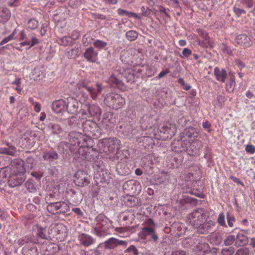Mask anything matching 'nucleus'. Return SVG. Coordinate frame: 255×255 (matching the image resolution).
Returning <instances> with one entry per match:
<instances>
[{
    "label": "nucleus",
    "mask_w": 255,
    "mask_h": 255,
    "mask_svg": "<svg viewBox=\"0 0 255 255\" xmlns=\"http://www.w3.org/2000/svg\"><path fill=\"white\" fill-rule=\"evenodd\" d=\"M104 104L108 107L118 110L124 107L126 100L120 94L116 92H110L104 97Z\"/></svg>",
    "instance_id": "1"
},
{
    "label": "nucleus",
    "mask_w": 255,
    "mask_h": 255,
    "mask_svg": "<svg viewBox=\"0 0 255 255\" xmlns=\"http://www.w3.org/2000/svg\"><path fill=\"white\" fill-rule=\"evenodd\" d=\"M96 227L94 228V233L99 237H102L107 234L109 229L112 227V223L105 215L99 214L96 218Z\"/></svg>",
    "instance_id": "2"
},
{
    "label": "nucleus",
    "mask_w": 255,
    "mask_h": 255,
    "mask_svg": "<svg viewBox=\"0 0 255 255\" xmlns=\"http://www.w3.org/2000/svg\"><path fill=\"white\" fill-rule=\"evenodd\" d=\"M47 210L52 215H63L70 211V203L68 201L50 203L47 205Z\"/></svg>",
    "instance_id": "3"
},
{
    "label": "nucleus",
    "mask_w": 255,
    "mask_h": 255,
    "mask_svg": "<svg viewBox=\"0 0 255 255\" xmlns=\"http://www.w3.org/2000/svg\"><path fill=\"white\" fill-rule=\"evenodd\" d=\"M75 152L79 155L78 157L88 161L94 159V157L98 155L97 151L89 146L88 142H86L85 144H80L77 149H75Z\"/></svg>",
    "instance_id": "4"
},
{
    "label": "nucleus",
    "mask_w": 255,
    "mask_h": 255,
    "mask_svg": "<svg viewBox=\"0 0 255 255\" xmlns=\"http://www.w3.org/2000/svg\"><path fill=\"white\" fill-rule=\"evenodd\" d=\"M84 132L86 136L97 138L101 135V129L98 125L92 120H87L82 125Z\"/></svg>",
    "instance_id": "5"
},
{
    "label": "nucleus",
    "mask_w": 255,
    "mask_h": 255,
    "mask_svg": "<svg viewBox=\"0 0 255 255\" xmlns=\"http://www.w3.org/2000/svg\"><path fill=\"white\" fill-rule=\"evenodd\" d=\"M102 146L107 148L110 153H116L121 148V140L115 137L104 138L101 140Z\"/></svg>",
    "instance_id": "6"
},
{
    "label": "nucleus",
    "mask_w": 255,
    "mask_h": 255,
    "mask_svg": "<svg viewBox=\"0 0 255 255\" xmlns=\"http://www.w3.org/2000/svg\"><path fill=\"white\" fill-rule=\"evenodd\" d=\"M97 87L96 91H94V88L89 85V83L83 81L77 84L76 87L78 90H84V89L87 90L91 95V97L93 100H96L99 95L101 93L102 91V85L99 83L96 85Z\"/></svg>",
    "instance_id": "7"
},
{
    "label": "nucleus",
    "mask_w": 255,
    "mask_h": 255,
    "mask_svg": "<svg viewBox=\"0 0 255 255\" xmlns=\"http://www.w3.org/2000/svg\"><path fill=\"white\" fill-rule=\"evenodd\" d=\"M90 140L87 136L79 132H71L69 135V141L75 150L77 149L80 144H85L86 142H90Z\"/></svg>",
    "instance_id": "8"
},
{
    "label": "nucleus",
    "mask_w": 255,
    "mask_h": 255,
    "mask_svg": "<svg viewBox=\"0 0 255 255\" xmlns=\"http://www.w3.org/2000/svg\"><path fill=\"white\" fill-rule=\"evenodd\" d=\"M206 217L203 210L199 209L190 213L188 216V220L190 224L197 228L199 225L205 221Z\"/></svg>",
    "instance_id": "9"
},
{
    "label": "nucleus",
    "mask_w": 255,
    "mask_h": 255,
    "mask_svg": "<svg viewBox=\"0 0 255 255\" xmlns=\"http://www.w3.org/2000/svg\"><path fill=\"white\" fill-rule=\"evenodd\" d=\"M11 172V173H9L6 177H8V184L11 187L20 185L25 180V172Z\"/></svg>",
    "instance_id": "10"
},
{
    "label": "nucleus",
    "mask_w": 255,
    "mask_h": 255,
    "mask_svg": "<svg viewBox=\"0 0 255 255\" xmlns=\"http://www.w3.org/2000/svg\"><path fill=\"white\" fill-rule=\"evenodd\" d=\"M24 161L20 159H15L11 163L10 167H6L3 170V177L6 178L10 171L25 172Z\"/></svg>",
    "instance_id": "11"
},
{
    "label": "nucleus",
    "mask_w": 255,
    "mask_h": 255,
    "mask_svg": "<svg viewBox=\"0 0 255 255\" xmlns=\"http://www.w3.org/2000/svg\"><path fill=\"white\" fill-rule=\"evenodd\" d=\"M74 181L77 186L84 187L90 183V176L83 170L78 171L74 175Z\"/></svg>",
    "instance_id": "12"
},
{
    "label": "nucleus",
    "mask_w": 255,
    "mask_h": 255,
    "mask_svg": "<svg viewBox=\"0 0 255 255\" xmlns=\"http://www.w3.org/2000/svg\"><path fill=\"white\" fill-rule=\"evenodd\" d=\"M216 223L212 220L205 217V221L197 228V232L200 234H207L214 231Z\"/></svg>",
    "instance_id": "13"
},
{
    "label": "nucleus",
    "mask_w": 255,
    "mask_h": 255,
    "mask_svg": "<svg viewBox=\"0 0 255 255\" xmlns=\"http://www.w3.org/2000/svg\"><path fill=\"white\" fill-rule=\"evenodd\" d=\"M120 72L122 75L126 79L127 82L130 83L135 82V77H137L139 74V70L135 71V68H128L125 69L123 68H121Z\"/></svg>",
    "instance_id": "14"
},
{
    "label": "nucleus",
    "mask_w": 255,
    "mask_h": 255,
    "mask_svg": "<svg viewBox=\"0 0 255 255\" xmlns=\"http://www.w3.org/2000/svg\"><path fill=\"white\" fill-rule=\"evenodd\" d=\"M175 127L173 126H163L159 129L160 138L163 140L170 138L175 134Z\"/></svg>",
    "instance_id": "15"
},
{
    "label": "nucleus",
    "mask_w": 255,
    "mask_h": 255,
    "mask_svg": "<svg viewBox=\"0 0 255 255\" xmlns=\"http://www.w3.org/2000/svg\"><path fill=\"white\" fill-rule=\"evenodd\" d=\"M149 236H151L152 240L154 242H157L158 237L156 233L155 229L142 228L141 231L138 234V237L141 240H146L147 237Z\"/></svg>",
    "instance_id": "16"
},
{
    "label": "nucleus",
    "mask_w": 255,
    "mask_h": 255,
    "mask_svg": "<svg viewBox=\"0 0 255 255\" xmlns=\"http://www.w3.org/2000/svg\"><path fill=\"white\" fill-rule=\"evenodd\" d=\"M53 232L55 233L57 239L62 241L67 237V229L62 223H57L53 227Z\"/></svg>",
    "instance_id": "17"
},
{
    "label": "nucleus",
    "mask_w": 255,
    "mask_h": 255,
    "mask_svg": "<svg viewBox=\"0 0 255 255\" xmlns=\"http://www.w3.org/2000/svg\"><path fill=\"white\" fill-rule=\"evenodd\" d=\"M66 101V109L69 114H74L78 111L79 104L77 99L72 97H69Z\"/></svg>",
    "instance_id": "18"
},
{
    "label": "nucleus",
    "mask_w": 255,
    "mask_h": 255,
    "mask_svg": "<svg viewBox=\"0 0 255 255\" xmlns=\"http://www.w3.org/2000/svg\"><path fill=\"white\" fill-rule=\"evenodd\" d=\"M83 56L87 61L96 63L98 60V52L93 47H90L85 49Z\"/></svg>",
    "instance_id": "19"
},
{
    "label": "nucleus",
    "mask_w": 255,
    "mask_h": 255,
    "mask_svg": "<svg viewBox=\"0 0 255 255\" xmlns=\"http://www.w3.org/2000/svg\"><path fill=\"white\" fill-rule=\"evenodd\" d=\"M116 119L114 116V113L107 112L103 115L102 123L106 126L112 128L116 124Z\"/></svg>",
    "instance_id": "20"
},
{
    "label": "nucleus",
    "mask_w": 255,
    "mask_h": 255,
    "mask_svg": "<svg viewBox=\"0 0 255 255\" xmlns=\"http://www.w3.org/2000/svg\"><path fill=\"white\" fill-rule=\"evenodd\" d=\"M52 110L56 114H60L66 109V101L63 99L55 101L52 104Z\"/></svg>",
    "instance_id": "21"
},
{
    "label": "nucleus",
    "mask_w": 255,
    "mask_h": 255,
    "mask_svg": "<svg viewBox=\"0 0 255 255\" xmlns=\"http://www.w3.org/2000/svg\"><path fill=\"white\" fill-rule=\"evenodd\" d=\"M64 121V119H60L56 122H52L49 124V128L52 131L53 134H58L63 132V128L61 124Z\"/></svg>",
    "instance_id": "22"
},
{
    "label": "nucleus",
    "mask_w": 255,
    "mask_h": 255,
    "mask_svg": "<svg viewBox=\"0 0 255 255\" xmlns=\"http://www.w3.org/2000/svg\"><path fill=\"white\" fill-rule=\"evenodd\" d=\"M88 111L89 114L91 117L99 118L102 114V111L100 107L97 105H90L86 104V106Z\"/></svg>",
    "instance_id": "23"
},
{
    "label": "nucleus",
    "mask_w": 255,
    "mask_h": 255,
    "mask_svg": "<svg viewBox=\"0 0 255 255\" xmlns=\"http://www.w3.org/2000/svg\"><path fill=\"white\" fill-rule=\"evenodd\" d=\"M236 43L245 48H248L250 47L252 42L250 38L246 34H240L237 36L235 39Z\"/></svg>",
    "instance_id": "24"
},
{
    "label": "nucleus",
    "mask_w": 255,
    "mask_h": 255,
    "mask_svg": "<svg viewBox=\"0 0 255 255\" xmlns=\"http://www.w3.org/2000/svg\"><path fill=\"white\" fill-rule=\"evenodd\" d=\"M137 185H139V183L137 181L134 180H129L124 184L123 189L125 192L127 191L129 193H135Z\"/></svg>",
    "instance_id": "25"
},
{
    "label": "nucleus",
    "mask_w": 255,
    "mask_h": 255,
    "mask_svg": "<svg viewBox=\"0 0 255 255\" xmlns=\"http://www.w3.org/2000/svg\"><path fill=\"white\" fill-rule=\"evenodd\" d=\"M109 175L107 172L103 169L99 168L96 172L94 178L97 180V182L104 183L108 180Z\"/></svg>",
    "instance_id": "26"
},
{
    "label": "nucleus",
    "mask_w": 255,
    "mask_h": 255,
    "mask_svg": "<svg viewBox=\"0 0 255 255\" xmlns=\"http://www.w3.org/2000/svg\"><path fill=\"white\" fill-rule=\"evenodd\" d=\"M214 73L217 81L225 83L227 77V71L224 69H220L216 67L214 68Z\"/></svg>",
    "instance_id": "27"
},
{
    "label": "nucleus",
    "mask_w": 255,
    "mask_h": 255,
    "mask_svg": "<svg viewBox=\"0 0 255 255\" xmlns=\"http://www.w3.org/2000/svg\"><path fill=\"white\" fill-rule=\"evenodd\" d=\"M79 238L80 244L85 247H89L94 243L93 238L86 234H81Z\"/></svg>",
    "instance_id": "28"
},
{
    "label": "nucleus",
    "mask_w": 255,
    "mask_h": 255,
    "mask_svg": "<svg viewBox=\"0 0 255 255\" xmlns=\"http://www.w3.org/2000/svg\"><path fill=\"white\" fill-rule=\"evenodd\" d=\"M58 153L54 150L44 151L42 154V157L44 160L48 162L53 161L58 158Z\"/></svg>",
    "instance_id": "29"
},
{
    "label": "nucleus",
    "mask_w": 255,
    "mask_h": 255,
    "mask_svg": "<svg viewBox=\"0 0 255 255\" xmlns=\"http://www.w3.org/2000/svg\"><path fill=\"white\" fill-rule=\"evenodd\" d=\"M249 242V238L242 233H239L236 238L235 245L236 246H242L246 245Z\"/></svg>",
    "instance_id": "30"
},
{
    "label": "nucleus",
    "mask_w": 255,
    "mask_h": 255,
    "mask_svg": "<svg viewBox=\"0 0 255 255\" xmlns=\"http://www.w3.org/2000/svg\"><path fill=\"white\" fill-rule=\"evenodd\" d=\"M184 134L186 137L191 140L192 138L194 139L197 137L199 135V132L195 128L192 127L186 129Z\"/></svg>",
    "instance_id": "31"
},
{
    "label": "nucleus",
    "mask_w": 255,
    "mask_h": 255,
    "mask_svg": "<svg viewBox=\"0 0 255 255\" xmlns=\"http://www.w3.org/2000/svg\"><path fill=\"white\" fill-rule=\"evenodd\" d=\"M10 17V12L6 8L0 9V22L5 23Z\"/></svg>",
    "instance_id": "32"
},
{
    "label": "nucleus",
    "mask_w": 255,
    "mask_h": 255,
    "mask_svg": "<svg viewBox=\"0 0 255 255\" xmlns=\"http://www.w3.org/2000/svg\"><path fill=\"white\" fill-rule=\"evenodd\" d=\"M108 82L112 86H115L118 88L124 86L122 81L118 79L114 74L110 77Z\"/></svg>",
    "instance_id": "33"
},
{
    "label": "nucleus",
    "mask_w": 255,
    "mask_h": 255,
    "mask_svg": "<svg viewBox=\"0 0 255 255\" xmlns=\"http://www.w3.org/2000/svg\"><path fill=\"white\" fill-rule=\"evenodd\" d=\"M34 230L35 231L36 235L38 237L42 239H47L46 229L45 228L39 227L36 225Z\"/></svg>",
    "instance_id": "34"
},
{
    "label": "nucleus",
    "mask_w": 255,
    "mask_h": 255,
    "mask_svg": "<svg viewBox=\"0 0 255 255\" xmlns=\"http://www.w3.org/2000/svg\"><path fill=\"white\" fill-rule=\"evenodd\" d=\"M105 248L107 249H113L117 247V239L111 238L104 242Z\"/></svg>",
    "instance_id": "35"
},
{
    "label": "nucleus",
    "mask_w": 255,
    "mask_h": 255,
    "mask_svg": "<svg viewBox=\"0 0 255 255\" xmlns=\"http://www.w3.org/2000/svg\"><path fill=\"white\" fill-rule=\"evenodd\" d=\"M74 40V38L66 36L59 38L57 40V42L60 45L66 46L71 44Z\"/></svg>",
    "instance_id": "36"
},
{
    "label": "nucleus",
    "mask_w": 255,
    "mask_h": 255,
    "mask_svg": "<svg viewBox=\"0 0 255 255\" xmlns=\"http://www.w3.org/2000/svg\"><path fill=\"white\" fill-rule=\"evenodd\" d=\"M117 12L118 14L121 16H127L128 17H134L136 18H139V16L136 13L128 11L122 8H119L117 10Z\"/></svg>",
    "instance_id": "37"
},
{
    "label": "nucleus",
    "mask_w": 255,
    "mask_h": 255,
    "mask_svg": "<svg viewBox=\"0 0 255 255\" xmlns=\"http://www.w3.org/2000/svg\"><path fill=\"white\" fill-rule=\"evenodd\" d=\"M16 152L15 146H10V148L6 147L0 148V154H4L8 155L14 156Z\"/></svg>",
    "instance_id": "38"
},
{
    "label": "nucleus",
    "mask_w": 255,
    "mask_h": 255,
    "mask_svg": "<svg viewBox=\"0 0 255 255\" xmlns=\"http://www.w3.org/2000/svg\"><path fill=\"white\" fill-rule=\"evenodd\" d=\"M78 96L79 98V101L80 103L84 104H89L88 102L89 99V96L85 93L84 90H78Z\"/></svg>",
    "instance_id": "39"
},
{
    "label": "nucleus",
    "mask_w": 255,
    "mask_h": 255,
    "mask_svg": "<svg viewBox=\"0 0 255 255\" xmlns=\"http://www.w3.org/2000/svg\"><path fill=\"white\" fill-rule=\"evenodd\" d=\"M39 26V22L35 18L29 19L26 23V26L28 29H35Z\"/></svg>",
    "instance_id": "40"
},
{
    "label": "nucleus",
    "mask_w": 255,
    "mask_h": 255,
    "mask_svg": "<svg viewBox=\"0 0 255 255\" xmlns=\"http://www.w3.org/2000/svg\"><path fill=\"white\" fill-rule=\"evenodd\" d=\"M196 241L197 242V244L196 246V248L197 250L203 251L204 252L208 251L209 248L208 244L199 239H197Z\"/></svg>",
    "instance_id": "41"
},
{
    "label": "nucleus",
    "mask_w": 255,
    "mask_h": 255,
    "mask_svg": "<svg viewBox=\"0 0 255 255\" xmlns=\"http://www.w3.org/2000/svg\"><path fill=\"white\" fill-rule=\"evenodd\" d=\"M199 149V147H197L195 145L194 143H191L187 148L188 154L192 156H195L198 154Z\"/></svg>",
    "instance_id": "42"
},
{
    "label": "nucleus",
    "mask_w": 255,
    "mask_h": 255,
    "mask_svg": "<svg viewBox=\"0 0 255 255\" xmlns=\"http://www.w3.org/2000/svg\"><path fill=\"white\" fill-rule=\"evenodd\" d=\"M143 228L155 229V223L151 218H146L142 223Z\"/></svg>",
    "instance_id": "43"
},
{
    "label": "nucleus",
    "mask_w": 255,
    "mask_h": 255,
    "mask_svg": "<svg viewBox=\"0 0 255 255\" xmlns=\"http://www.w3.org/2000/svg\"><path fill=\"white\" fill-rule=\"evenodd\" d=\"M108 45V43L104 41L97 39L93 42L94 46L99 50L105 48Z\"/></svg>",
    "instance_id": "44"
},
{
    "label": "nucleus",
    "mask_w": 255,
    "mask_h": 255,
    "mask_svg": "<svg viewBox=\"0 0 255 255\" xmlns=\"http://www.w3.org/2000/svg\"><path fill=\"white\" fill-rule=\"evenodd\" d=\"M236 242V237L233 235H228L224 240V244L226 246H230Z\"/></svg>",
    "instance_id": "45"
},
{
    "label": "nucleus",
    "mask_w": 255,
    "mask_h": 255,
    "mask_svg": "<svg viewBox=\"0 0 255 255\" xmlns=\"http://www.w3.org/2000/svg\"><path fill=\"white\" fill-rule=\"evenodd\" d=\"M127 38L129 41H134L137 37V33L135 31L129 30L127 32L126 34Z\"/></svg>",
    "instance_id": "46"
},
{
    "label": "nucleus",
    "mask_w": 255,
    "mask_h": 255,
    "mask_svg": "<svg viewBox=\"0 0 255 255\" xmlns=\"http://www.w3.org/2000/svg\"><path fill=\"white\" fill-rule=\"evenodd\" d=\"M60 146L62 147L63 148H64L65 151H67L68 149L73 153L76 152L75 151V148L72 146V145H70V141L69 142H66V141H62L60 142Z\"/></svg>",
    "instance_id": "47"
},
{
    "label": "nucleus",
    "mask_w": 255,
    "mask_h": 255,
    "mask_svg": "<svg viewBox=\"0 0 255 255\" xmlns=\"http://www.w3.org/2000/svg\"><path fill=\"white\" fill-rule=\"evenodd\" d=\"M217 221L220 226L223 227H227L225 221V216L223 212H221L219 214Z\"/></svg>",
    "instance_id": "48"
},
{
    "label": "nucleus",
    "mask_w": 255,
    "mask_h": 255,
    "mask_svg": "<svg viewBox=\"0 0 255 255\" xmlns=\"http://www.w3.org/2000/svg\"><path fill=\"white\" fill-rule=\"evenodd\" d=\"M227 220L229 227L230 228L233 227L234 223L236 222L235 216L233 215L230 214V213L228 212L227 214Z\"/></svg>",
    "instance_id": "49"
},
{
    "label": "nucleus",
    "mask_w": 255,
    "mask_h": 255,
    "mask_svg": "<svg viewBox=\"0 0 255 255\" xmlns=\"http://www.w3.org/2000/svg\"><path fill=\"white\" fill-rule=\"evenodd\" d=\"M36 163V160L32 157H28L26 159V165L29 169L33 168Z\"/></svg>",
    "instance_id": "50"
},
{
    "label": "nucleus",
    "mask_w": 255,
    "mask_h": 255,
    "mask_svg": "<svg viewBox=\"0 0 255 255\" xmlns=\"http://www.w3.org/2000/svg\"><path fill=\"white\" fill-rule=\"evenodd\" d=\"M235 252V248L233 247L225 248L222 250V255H233Z\"/></svg>",
    "instance_id": "51"
},
{
    "label": "nucleus",
    "mask_w": 255,
    "mask_h": 255,
    "mask_svg": "<svg viewBox=\"0 0 255 255\" xmlns=\"http://www.w3.org/2000/svg\"><path fill=\"white\" fill-rule=\"evenodd\" d=\"M233 11L236 14V15L239 17L241 16L242 14H246V11L244 10L243 8H241L236 5L234 6L233 7Z\"/></svg>",
    "instance_id": "52"
},
{
    "label": "nucleus",
    "mask_w": 255,
    "mask_h": 255,
    "mask_svg": "<svg viewBox=\"0 0 255 255\" xmlns=\"http://www.w3.org/2000/svg\"><path fill=\"white\" fill-rule=\"evenodd\" d=\"M16 33V29H15L13 32L12 33V34H11L10 35H9V36L5 37L4 38H3L2 39V40L0 42V45H2L6 43H7L8 42H9V41L14 39V35Z\"/></svg>",
    "instance_id": "53"
},
{
    "label": "nucleus",
    "mask_w": 255,
    "mask_h": 255,
    "mask_svg": "<svg viewBox=\"0 0 255 255\" xmlns=\"http://www.w3.org/2000/svg\"><path fill=\"white\" fill-rule=\"evenodd\" d=\"M241 3L248 9L252 8L254 6L253 0H240Z\"/></svg>",
    "instance_id": "54"
},
{
    "label": "nucleus",
    "mask_w": 255,
    "mask_h": 255,
    "mask_svg": "<svg viewBox=\"0 0 255 255\" xmlns=\"http://www.w3.org/2000/svg\"><path fill=\"white\" fill-rule=\"evenodd\" d=\"M250 250L248 248H242L237 251L235 255H250Z\"/></svg>",
    "instance_id": "55"
},
{
    "label": "nucleus",
    "mask_w": 255,
    "mask_h": 255,
    "mask_svg": "<svg viewBox=\"0 0 255 255\" xmlns=\"http://www.w3.org/2000/svg\"><path fill=\"white\" fill-rule=\"evenodd\" d=\"M78 53V48H74L70 49L69 51L67 52V55L69 58H75L77 56V54Z\"/></svg>",
    "instance_id": "56"
},
{
    "label": "nucleus",
    "mask_w": 255,
    "mask_h": 255,
    "mask_svg": "<svg viewBox=\"0 0 255 255\" xmlns=\"http://www.w3.org/2000/svg\"><path fill=\"white\" fill-rule=\"evenodd\" d=\"M235 85H236V83L234 80V79H231V81L229 83H228L226 84V88L227 91L229 93L233 92L234 89Z\"/></svg>",
    "instance_id": "57"
},
{
    "label": "nucleus",
    "mask_w": 255,
    "mask_h": 255,
    "mask_svg": "<svg viewBox=\"0 0 255 255\" xmlns=\"http://www.w3.org/2000/svg\"><path fill=\"white\" fill-rule=\"evenodd\" d=\"M25 186L27 190H28L30 192H33L36 190L34 184L32 182L29 180H28L26 182Z\"/></svg>",
    "instance_id": "58"
},
{
    "label": "nucleus",
    "mask_w": 255,
    "mask_h": 255,
    "mask_svg": "<svg viewBox=\"0 0 255 255\" xmlns=\"http://www.w3.org/2000/svg\"><path fill=\"white\" fill-rule=\"evenodd\" d=\"M137 202V199L133 196H129L127 200V205L130 207L134 206Z\"/></svg>",
    "instance_id": "59"
},
{
    "label": "nucleus",
    "mask_w": 255,
    "mask_h": 255,
    "mask_svg": "<svg viewBox=\"0 0 255 255\" xmlns=\"http://www.w3.org/2000/svg\"><path fill=\"white\" fill-rule=\"evenodd\" d=\"M212 239H215L214 243L216 245L220 244L222 241V238L218 233L212 235Z\"/></svg>",
    "instance_id": "60"
},
{
    "label": "nucleus",
    "mask_w": 255,
    "mask_h": 255,
    "mask_svg": "<svg viewBox=\"0 0 255 255\" xmlns=\"http://www.w3.org/2000/svg\"><path fill=\"white\" fill-rule=\"evenodd\" d=\"M130 252H132L134 255H138V250L133 245L130 246L125 251V253Z\"/></svg>",
    "instance_id": "61"
},
{
    "label": "nucleus",
    "mask_w": 255,
    "mask_h": 255,
    "mask_svg": "<svg viewBox=\"0 0 255 255\" xmlns=\"http://www.w3.org/2000/svg\"><path fill=\"white\" fill-rule=\"evenodd\" d=\"M33 78L34 80H38L42 78L41 72L38 71V69H34L32 72Z\"/></svg>",
    "instance_id": "62"
},
{
    "label": "nucleus",
    "mask_w": 255,
    "mask_h": 255,
    "mask_svg": "<svg viewBox=\"0 0 255 255\" xmlns=\"http://www.w3.org/2000/svg\"><path fill=\"white\" fill-rule=\"evenodd\" d=\"M178 82L183 87V89L186 91L189 90L191 88V86L189 84L185 83L183 78H179Z\"/></svg>",
    "instance_id": "63"
},
{
    "label": "nucleus",
    "mask_w": 255,
    "mask_h": 255,
    "mask_svg": "<svg viewBox=\"0 0 255 255\" xmlns=\"http://www.w3.org/2000/svg\"><path fill=\"white\" fill-rule=\"evenodd\" d=\"M234 63L235 65L237 66L241 70L244 69L246 66L245 64L240 59L235 60Z\"/></svg>",
    "instance_id": "64"
}]
</instances>
